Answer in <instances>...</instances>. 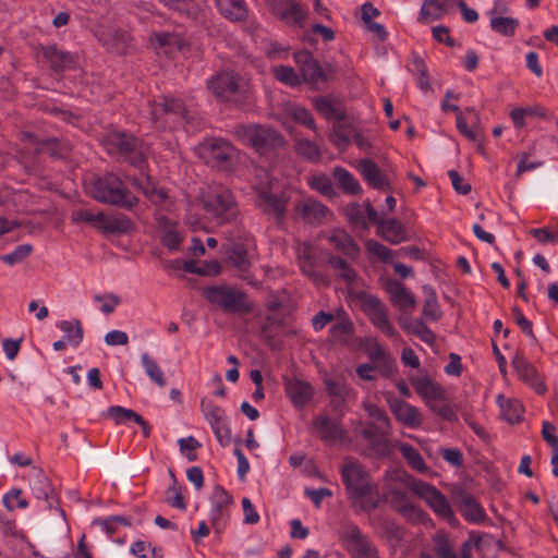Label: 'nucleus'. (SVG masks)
<instances>
[{
	"label": "nucleus",
	"instance_id": "obj_51",
	"mask_svg": "<svg viewBox=\"0 0 558 558\" xmlns=\"http://www.w3.org/2000/svg\"><path fill=\"white\" fill-rule=\"evenodd\" d=\"M328 263L345 282L352 283L357 279L355 270L344 259L332 256L328 259Z\"/></svg>",
	"mask_w": 558,
	"mask_h": 558
},
{
	"label": "nucleus",
	"instance_id": "obj_40",
	"mask_svg": "<svg viewBox=\"0 0 558 558\" xmlns=\"http://www.w3.org/2000/svg\"><path fill=\"white\" fill-rule=\"evenodd\" d=\"M498 405L500 408L501 416L509 422L514 424L520 422L523 414V405L517 399H509L502 395L497 398Z\"/></svg>",
	"mask_w": 558,
	"mask_h": 558
},
{
	"label": "nucleus",
	"instance_id": "obj_57",
	"mask_svg": "<svg viewBox=\"0 0 558 558\" xmlns=\"http://www.w3.org/2000/svg\"><path fill=\"white\" fill-rule=\"evenodd\" d=\"M170 475L172 477V485L167 489V501L169 505H171L174 508H178L180 510L186 509V504L184 501V497L182 496L181 487L178 485V482L174 477V474L172 471H170Z\"/></svg>",
	"mask_w": 558,
	"mask_h": 558
},
{
	"label": "nucleus",
	"instance_id": "obj_46",
	"mask_svg": "<svg viewBox=\"0 0 558 558\" xmlns=\"http://www.w3.org/2000/svg\"><path fill=\"white\" fill-rule=\"evenodd\" d=\"M166 7L186 16L194 17L201 10V0H159Z\"/></svg>",
	"mask_w": 558,
	"mask_h": 558
},
{
	"label": "nucleus",
	"instance_id": "obj_34",
	"mask_svg": "<svg viewBox=\"0 0 558 558\" xmlns=\"http://www.w3.org/2000/svg\"><path fill=\"white\" fill-rule=\"evenodd\" d=\"M315 110L327 120L341 121L345 112L340 100L330 97H316L313 99Z\"/></svg>",
	"mask_w": 558,
	"mask_h": 558
},
{
	"label": "nucleus",
	"instance_id": "obj_63",
	"mask_svg": "<svg viewBox=\"0 0 558 558\" xmlns=\"http://www.w3.org/2000/svg\"><path fill=\"white\" fill-rule=\"evenodd\" d=\"M296 253L303 272L310 274L314 262L312 246L308 243H300L296 247Z\"/></svg>",
	"mask_w": 558,
	"mask_h": 558
},
{
	"label": "nucleus",
	"instance_id": "obj_27",
	"mask_svg": "<svg viewBox=\"0 0 558 558\" xmlns=\"http://www.w3.org/2000/svg\"><path fill=\"white\" fill-rule=\"evenodd\" d=\"M322 238L338 252L350 258H356L360 254V248L354 242L352 236L343 229L335 228L328 232L322 233Z\"/></svg>",
	"mask_w": 558,
	"mask_h": 558
},
{
	"label": "nucleus",
	"instance_id": "obj_8",
	"mask_svg": "<svg viewBox=\"0 0 558 558\" xmlns=\"http://www.w3.org/2000/svg\"><path fill=\"white\" fill-rule=\"evenodd\" d=\"M234 134L244 144L263 154L282 148L286 144L283 136L276 130L258 124L238 125Z\"/></svg>",
	"mask_w": 558,
	"mask_h": 558
},
{
	"label": "nucleus",
	"instance_id": "obj_16",
	"mask_svg": "<svg viewBox=\"0 0 558 558\" xmlns=\"http://www.w3.org/2000/svg\"><path fill=\"white\" fill-rule=\"evenodd\" d=\"M242 86V78L232 71L219 72L207 81L209 92L222 101L234 99Z\"/></svg>",
	"mask_w": 558,
	"mask_h": 558
},
{
	"label": "nucleus",
	"instance_id": "obj_39",
	"mask_svg": "<svg viewBox=\"0 0 558 558\" xmlns=\"http://www.w3.org/2000/svg\"><path fill=\"white\" fill-rule=\"evenodd\" d=\"M324 384L328 395L332 398L331 405L333 409L337 410L341 408L344 404L345 398L349 393L345 381L342 378L327 376L324 379Z\"/></svg>",
	"mask_w": 558,
	"mask_h": 558
},
{
	"label": "nucleus",
	"instance_id": "obj_29",
	"mask_svg": "<svg viewBox=\"0 0 558 558\" xmlns=\"http://www.w3.org/2000/svg\"><path fill=\"white\" fill-rule=\"evenodd\" d=\"M149 41L155 50L166 54L181 51L186 46L185 39L181 35L174 33H153Z\"/></svg>",
	"mask_w": 558,
	"mask_h": 558
},
{
	"label": "nucleus",
	"instance_id": "obj_58",
	"mask_svg": "<svg viewBox=\"0 0 558 558\" xmlns=\"http://www.w3.org/2000/svg\"><path fill=\"white\" fill-rule=\"evenodd\" d=\"M131 553L140 558H161V549H157L151 543L137 541L131 547Z\"/></svg>",
	"mask_w": 558,
	"mask_h": 558
},
{
	"label": "nucleus",
	"instance_id": "obj_2",
	"mask_svg": "<svg viewBox=\"0 0 558 558\" xmlns=\"http://www.w3.org/2000/svg\"><path fill=\"white\" fill-rule=\"evenodd\" d=\"M88 193L99 203L128 209L138 203L137 197L128 190L122 179L114 173H106L102 177L92 179L88 183Z\"/></svg>",
	"mask_w": 558,
	"mask_h": 558
},
{
	"label": "nucleus",
	"instance_id": "obj_6",
	"mask_svg": "<svg viewBox=\"0 0 558 558\" xmlns=\"http://www.w3.org/2000/svg\"><path fill=\"white\" fill-rule=\"evenodd\" d=\"M107 151L111 155L124 157L132 166L143 170L147 149L142 141L131 134L114 131L110 132L104 140Z\"/></svg>",
	"mask_w": 558,
	"mask_h": 558
},
{
	"label": "nucleus",
	"instance_id": "obj_64",
	"mask_svg": "<svg viewBox=\"0 0 558 558\" xmlns=\"http://www.w3.org/2000/svg\"><path fill=\"white\" fill-rule=\"evenodd\" d=\"M33 251V246L31 244H22L15 247V250L0 257V259L7 265H15L25 259Z\"/></svg>",
	"mask_w": 558,
	"mask_h": 558
},
{
	"label": "nucleus",
	"instance_id": "obj_9",
	"mask_svg": "<svg viewBox=\"0 0 558 558\" xmlns=\"http://www.w3.org/2000/svg\"><path fill=\"white\" fill-rule=\"evenodd\" d=\"M256 177L260 179L259 182L254 184V189L258 194L257 205L267 215L274 216L277 223H281L284 219L289 195L287 192H281L276 195L270 190V180L268 172L264 169L256 171Z\"/></svg>",
	"mask_w": 558,
	"mask_h": 558
},
{
	"label": "nucleus",
	"instance_id": "obj_11",
	"mask_svg": "<svg viewBox=\"0 0 558 558\" xmlns=\"http://www.w3.org/2000/svg\"><path fill=\"white\" fill-rule=\"evenodd\" d=\"M340 539L351 558H379L377 546L356 524H344Z\"/></svg>",
	"mask_w": 558,
	"mask_h": 558
},
{
	"label": "nucleus",
	"instance_id": "obj_5",
	"mask_svg": "<svg viewBox=\"0 0 558 558\" xmlns=\"http://www.w3.org/2000/svg\"><path fill=\"white\" fill-rule=\"evenodd\" d=\"M74 223L85 222L102 233H126L132 229V221L123 214L105 215L102 210L77 208L71 213Z\"/></svg>",
	"mask_w": 558,
	"mask_h": 558
},
{
	"label": "nucleus",
	"instance_id": "obj_22",
	"mask_svg": "<svg viewBox=\"0 0 558 558\" xmlns=\"http://www.w3.org/2000/svg\"><path fill=\"white\" fill-rule=\"evenodd\" d=\"M283 386L288 399L298 409H303L314 396L313 386L295 376L283 377Z\"/></svg>",
	"mask_w": 558,
	"mask_h": 558
},
{
	"label": "nucleus",
	"instance_id": "obj_37",
	"mask_svg": "<svg viewBox=\"0 0 558 558\" xmlns=\"http://www.w3.org/2000/svg\"><path fill=\"white\" fill-rule=\"evenodd\" d=\"M354 333V325L345 313H339L330 329L331 341L347 344Z\"/></svg>",
	"mask_w": 558,
	"mask_h": 558
},
{
	"label": "nucleus",
	"instance_id": "obj_62",
	"mask_svg": "<svg viewBox=\"0 0 558 558\" xmlns=\"http://www.w3.org/2000/svg\"><path fill=\"white\" fill-rule=\"evenodd\" d=\"M363 408L371 418L381 424V428L391 429L390 420L383 409L369 402H364Z\"/></svg>",
	"mask_w": 558,
	"mask_h": 558
},
{
	"label": "nucleus",
	"instance_id": "obj_17",
	"mask_svg": "<svg viewBox=\"0 0 558 558\" xmlns=\"http://www.w3.org/2000/svg\"><path fill=\"white\" fill-rule=\"evenodd\" d=\"M312 433L325 442H342L347 433L342 427L341 420L330 417L326 413H320L312 420Z\"/></svg>",
	"mask_w": 558,
	"mask_h": 558
},
{
	"label": "nucleus",
	"instance_id": "obj_26",
	"mask_svg": "<svg viewBox=\"0 0 558 558\" xmlns=\"http://www.w3.org/2000/svg\"><path fill=\"white\" fill-rule=\"evenodd\" d=\"M511 365L518 376L530 385L537 393L543 395L546 391L545 384L539 379L535 366L530 363L521 352H517L511 361Z\"/></svg>",
	"mask_w": 558,
	"mask_h": 558
},
{
	"label": "nucleus",
	"instance_id": "obj_38",
	"mask_svg": "<svg viewBox=\"0 0 558 558\" xmlns=\"http://www.w3.org/2000/svg\"><path fill=\"white\" fill-rule=\"evenodd\" d=\"M219 12L230 21H244L248 9L244 0H215Z\"/></svg>",
	"mask_w": 558,
	"mask_h": 558
},
{
	"label": "nucleus",
	"instance_id": "obj_10",
	"mask_svg": "<svg viewBox=\"0 0 558 558\" xmlns=\"http://www.w3.org/2000/svg\"><path fill=\"white\" fill-rule=\"evenodd\" d=\"M151 120L158 128H178L190 121V112L180 99L163 97L151 105Z\"/></svg>",
	"mask_w": 558,
	"mask_h": 558
},
{
	"label": "nucleus",
	"instance_id": "obj_41",
	"mask_svg": "<svg viewBox=\"0 0 558 558\" xmlns=\"http://www.w3.org/2000/svg\"><path fill=\"white\" fill-rule=\"evenodd\" d=\"M131 183L141 190L144 195H146L149 201L156 205L163 204L168 197L166 191L157 187L154 182L150 181L148 175L145 177V180L133 178Z\"/></svg>",
	"mask_w": 558,
	"mask_h": 558
},
{
	"label": "nucleus",
	"instance_id": "obj_1",
	"mask_svg": "<svg viewBox=\"0 0 558 558\" xmlns=\"http://www.w3.org/2000/svg\"><path fill=\"white\" fill-rule=\"evenodd\" d=\"M343 483L352 505L361 511H372L379 506L378 495L372 492L368 473L354 460H347L341 469Z\"/></svg>",
	"mask_w": 558,
	"mask_h": 558
},
{
	"label": "nucleus",
	"instance_id": "obj_55",
	"mask_svg": "<svg viewBox=\"0 0 558 558\" xmlns=\"http://www.w3.org/2000/svg\"><path fill=\"white\" fill-rule=\"evenodd\" d=\"M424 291L426 293V300L423 306V315L427 319L437 320L441 316V311L439 308L436 294L432 289L427 287H424Z\"/></svg>",
	"mask_w": 558,
	"mask_h": 558
},
{
	"label": "nucleus",
	"instance_id": "obj_31",
	"mask_svg": "<svg viewBox=\"0 0 558 558\" xmlns=\"http://www.w3.org/2000/svg\"><path fill=\"white\" fill-rule=\"evenodd\" d=\"M357 170L372 187L377 190H389V183L385 174L372 159H361L357 163Z\"/></svg>",
	"mask_w": 558,
	"mask_h": 558
},
{
	"label": "nucleus",
	"instance_id": "obj_18",
	"mask_svg": "<svg viewBox=\"0 0 558 558\" xmlns=\"http://www.w3.org/2000/svg\"><path fill=\"white\" fill-rule=\"evenodd\" d=\"M271 12L280 21L292 27H303L307 11L298 0H269Z\"/></svg>",
	"mask_w": 558,
	"mask_h": 558
},
{
	"label": "nucleus",
	"instance_id": "obj_19",
	"mask_svg": "<svg viewBox=\"0 0 558 558\" xmlns=\"http://www.w3.org/2000/svg\"><path fill=\"white\" fill-rule=\"evenodd\" d=\"M389 505L411 522H423L426 513L414 505L408 494L400 488H390L385 493Z\"/></svg>",
	"mask_w": 558,
	"mask_h": 558
},
{
	"label": "nucleus",
	"instance_id": "obj_49",
	"mask_svg": "<svg viewBox=\"0 0 558 558\" xmlns=\"http://www.w3.org/2000/svg\"><path fill=\"white\" fill-rule=\"evenodd\" d=\"M232 504V497L220 486L215 487L211 494V505L215 519L220 517Z\"/></svg>",
	"mask_w": 558,
	"mask_h": 558
},
{
	"label": "nucleus",
	"instance_id": "obj_60",
	"mask_svg": "<svg viewBox=\"0 0 558 558\" xmlns=\"http://www.w3.org/2000/svg\"><path fill=\"white\" fill-rule=\"evenodd\" d=\"M229 263L238 269L239 275L242 278H246L245 274L248 271L250 268V260L247 258V254L243 250H234L231 252V254L228 257Z\"/></svg>",
	"mask_w": 558,
	"mask_h": 558
},
{
	"label": "nucleus",
	"instance_id": "obj_50",
	"mask_svg": "<svg viewBox=\"0 0 558 558\" xmlns=\"http://www.w3.org/2000/svg\"><path fill=\"white\" fill-rule=\"evenodd\" d=\"M519 24V20L513 17L496 16L490 20L492 29L504 36L514 35Z\"/></svg>",
	"mask_w": 558,
	"mask_h": 558
},
{
	"label": "nucleus",
	"instance_id": "obj_36",
	"mask_svg": "<svg viewBox=\"0 0 558 558\" xmlns=\"http://www.w3.org/2000/svg\"><path fill=\"white\" fill-rule=\"evenodd\" d=\"M451 4V0H423L418 22L430 23L440 20L448 12Z\"/></svg>",
	"mask_w": 558,
	"mask_h": 558
},
{
	"label": "nucleus",
	"instance_id": "obj_13",
	"mask_svg": "<svg viewBox=\"0 0 558 558\" xmlns=\"http://www.w3.org/2000/svg\"><path fill=\"white\" fill-rule=\"evenodd\" d=\"M409 486L429 506L435 514L449 522L456 520L448 500L436 487L423 481H412Z\"/></svg>",
	"mask_w": 558,
	"mask_h": 558
},
{
	"label": "nucleus",
	"instance_id": "obj_28",
	"mask_svg": "<svg viewBox=\"0 0 558 558\" xmlns=\"http://www.w3.org/2000/svg\"><path fill=\"white\" fill-rule=\"evenodd\" d=\"M416 393L426 402L436 401L444 395L442 388L433 381L425 373H417L409 378Z\"/></svg>",
	"mask_w": 558,
	"mask_h": 558
},
{
	"label": "nucleus",
	"instance_id": "obj_47",
	"mask_svg": "<svg viewBox=\"0 0 558 558\" xmlns=\"http://www.w3.org/2000/svg\"><path fill=\"white\" fill-rule=\"evenodd\" d=\"M306 181L312 190H315L324 196L332 197L336 194L333 184L326 174H312Z\"/></svg>",
	"mask_w": 558,
	"mask_h": 558
},
{
	"label": "nucleus",
	"instance_id": "obj_48",
	"mask_svg": "<svg viewBox=\"0 0 558 558\" xmlns=\"http://www.w3.org/2000/svg\"><path fill=\"white\" fill-rule=\"evenodd\" d=\"M59 327L65 333V338L70 344L76 347L82 342L83 328L80 320H63L60 323Z\"/></svg>",
	"mask_w": 558,
	"mask_h": 558
},
{
	"label": "nucleus",
	"instance_id": "obj_30",
	"mask_svg": "<svg viewBox=\"0 0 558 558\" xmlns=\"http://www.w3.org/2000/svg\"><path fill=\"white\" fill-rule=\"evenodd\" d=\"M387 292L389 293L392 303L403 312L413 310L416 306V301L411 291L398 280H389L387 282Z\"/></svg>",
	"mask_w": 558,
	"mask_h": 558
},
{
	"label": "nucleus",
	"instance_id": "obj_42",
	"mask_svg": "<svg viewBox=\"0 0 558 558\" xmlns=\"http://www.w3.org/2000/svg\"><path fill=\"white\" fill-rule=\"evenodd\" d=\"M332 175L338 183V186L347 194L357 195L362 193V187L359 181L344 168L336 167Z\"/></svg>",
	"mask_w": 558,
	"mask_h": 558
},
{
	"label": "nucleus",
	"instance_id": "obj_35",
	"mask_svg": "<svg viewBox=\"0 0 558 558\" xmlns=\"http://www.w3.org/2000/svg\"><path fill=\"white\" fill-rule=\"evenodd\" d=\"M158 227L162 245L169 250H178L183 241V233L178 229V223L166 217H159Z\"/></svg>",
	"mask_w": 558,
	"mask_h": 558
},
{
	"label": "nucleus",
	"instance_id": "obj_56",
	"mask_svg": "<svg viewBox=\"0 0 558 558\" xmlns=\"http://www.w3.org/2000/svg\"><path fill=\"white\" fill-rule=\"evenodd\" d=\"M296 153L310 161H318L320 150L317 144L310 140H299L295 144Z\"/></svg>",
	"mask_w": 558,
	"mask_h": 558
},
{
	"label": "nucleus",
	"instance_id": "obj_14",
	"mask_svg": "<svg viewBox=\"0 0 558 558\" xmlns=\"http://www.w3.org/2000/svg\"><path fill=\"white\" fill-rule=\"evenodd\" d=\"M294 219L310 226H319L332 216V211L322 202L306 196L293 207Z\"/></svg>",
	"mask_w": 558,
	"mask_h": 558
},
{
	"label": "nucleus",
	"instance_id": "obj_4",
	"mask_svg": "<svg viewBox=\"0 0 558 558\" xmlns=\"http://www.w3.org/2000/svg\"><path fill=\"white\" fill-rule=\"evenodd\" d=\"M198 157L209 167L219 171H232L239 162V150L227 140L214 137L197 146Z\"/></svg>",
	"mask_w": 558,
	"mask_h": 558
},
{
	"label": "nucleus",
	"instance_id": "obj_45",
	"mask_svg": "<svg viewBox=\"0 0 558 558\" xmlns=\"http://www.w3.org/2000/svg\"><path fill=\"white\" fill-rule=\"evenodd\" d=\"M287 116L295 122L316 132V123L313 114L304 107L291 104L287 107Z\"/></svg>",
	"mask_w": 558,
	"mask_h": 558
},
{
	"label": "nucleus",
	"instance_id": "obj_24",
	"mask_svg": "<svg viewBox=\"0 0 558 558\" xmlns=\"http://www.w3.org/2000/svg\"><path fill=\"white\" fill-rule=\"evenodd\" d=\"M386 400L397 421L412 428L422 425V415L417 408L403 400L397 399L391 393L386 395Z\"/></svg>",
	"mask_w": 558,
	"mask_h": 558
},
{
	"label": "nucleus",
	"instance_id": "obj_59",
	"mask_svg": "<svg viewBox=\"0 0 558 558\" xmlns=\"http://www.w3.org/2000/svg\"><path fill=\"white\" fill-rule=\"evenodd\" d=\"M138 414L131 409H126L120 405H113L108 408L106 416L113 420L116 424H122L126 421H133Z\"/></svg>",
	"mask_w": 558,
	"mask_h": 558
},
{
	"label": "nucleus",
	"instance_id": "obj_21",
	"mask_svg": "<svg viewBox=\"0 0 558 558\" xmlns=\"http://www.w3.org/2000/svg\"><path fill=\"white\" fill-rule=\"evenodd\" d=\"M202 411L209 422L217 440L222 445L227 446L230 442V429L226 423L225 411L214 404L211 401L203 400L201 403Z\"/></svg>",
	"mask_w": 558,
	"mask_h": 558
},
{
	"label": "nucleus",
	"instance_id": "obj_32",
	"mask_svg": "<svg viewBox=\"0 0 558 558\" xmlns=\"http://www.w3.org/2000/svg\"><path fill=\"white\" fill-rule=\"evenodd\" d=\"M24 137L29 142V144L35 145L36 151L46 153L52 157L63 158L71 151L69 143L60 142L57 138L38 141L37 137L32 134H25Z\"/></svg>",
	"mask_w": 558,
	"mask_h": 558
},
{
	"label": "nucleus",
	"instance_id": "obj_20",
	"mask_svg": "<svg viewBox=\"0 0 558 558\" xmlns=\"http://www.w3.org/2000/svg\"><path fill=\"white\" fill-rule=\"evenodd\" d=\"M39 53L53 72L72 70L78 65L80 58L76 53L65 51L57 45L41 46Z\"/></svg>",
	"mask_w": 558,
	"mask_h": 558
},
{
	"label": "nucleus",
	"instance_id": "obj_33",
	"mask_svg": "<svg viewBox=\"0 0 558 558\" xmlns=\"http://www.w3.org/2000/svg\"><path fill=\"white\" fill-rule=\"evenodd\" d=\"M377 234L391 244H400L408 239L403 225L396 218H388L380 221L377 228Z\"/></svg>",
	"mask_w": 558,
	"mask_h": 558
},
{
	"label": "nucleus",
	"instance_id": "obj_53",
	"mask_svg": "<svg viewBox=\"0 0 558 558\" xmlns=\"http://www.w3.org/2000/svg\"><path fill=\"white\" fill-rule=\"evenodd\" d=\"M2 504L8 511H13L15 508L26 509L28 501L23 497L21 488H13L2 497Z\"/></svg>",
	"mask_w": 558,
	"mask_h": 558
},
{
	"label": "nucleus",
	"instance_id": "obj_12",
	"mask_svg": "<svg viewBox=\"0 0 558 558\" xmlns=\"http://www.w3.org/2000/svg\"><path fill=\"white\" fill-rule=\"evenodd\" d=\"M360 307L372 324L388 337H398V332L389 322L387 307L380 300L365 292L356 295Z\"/></svg>",
	"mask_w": 558,
	"mask_h": 558
},
{
	"label": "nucleus",
	"instance_id": "obj_54",
	"mask_svg": "<svg viewBox=\"0 0 558 558\" xmlns=\"http://www.w3.org/2000/svg\"><path fill=\"white\" fill-rule=\"evenodd\" d=\"M275 77L289 86H298L302 84L301 76L293 68L287 65H278L272 68Z\"/></svg>",
	"mask_w": 558,
	"mask_h": 558
},
{
	"label": "nucleus",
	"instance_id": "obj_44",
	"mask_svg": "<svg viewBox=\"0 0 558 558\" xmlns=\"http://www.w3.org/2000/svg\"><path fill=\"white\" fill-rule=\"evenodd\" d=\"M396 447L413 469L422 473L427 471V465L424 462V459L415 448L404 442H398Z\"/></svg>",
	"mask_w": 558,
	"mask_h": 558
},
{
	"label": "nucleus",
	"instance_id": "obj_61",
	"mask_svg": "<svg viewBox=\"0 0 558 558\" xmlns=\"http://www.w3.org/2000/svg\"><path fill=\"white\" fill-rule=\"evenodd\" d=\"M404 328L426 343L432 344L435 341V335L433 331L418 319L405 325Z\"/></svg>",
	"mask_w": 558,
	"mask_h": 558
},
{
	"label": "nucleus",
	"instance_id": "obj_43",
	"mask_svg": "<svg viewBox=\"0 0 558 558\" xmlns=\"http://www.w3.org/2000/svg\"><path fill=\"white\" fill-rule=\"evenodd\" d=\"M390 430L381 428V424L369 423L361 430V435L373 448H377L384 442Z\"/></svg>",
	"mask_w": 558,
	"mask_h": 558
},
{
	"label": "nucleus",
	"instance_id": "obj_23",
	"mask_svg": "<svg viewBox=\"0 0 558 558\" xmlns=\"http://www.w3.org/2000/svg\"><path fill=\"white\" fill-rule=\"evenodd\" d=\"M294 60L299 65V75L301 76L302 83L316 86L320 82H327V76L324 70L308 51H300L295 53Z\"/></svg>",
	"mask_w": 558,
	"mask_h": 558
},
{
	"label": "nucleus",
	"instance_id": "obj_25",
	"mask_svg": "<svg viewBox=\"0 0 558 558\" xmlns=\"http://www.w3.org/2000/svg\"><path fill=\"white\" fill-rule=\"evenodd\" d=\"M452 499L465 520L470 522H482L485 519L483 508L476 502L475 498L461 487L452 489Z\"/></svg>",
	"mask_w": 558,
	"mask_h": 558
},
{
	"label": "nucleus",
	"instance_id": "obj_15",
	"mask_svg": "<svg viewBox=\"0 0 558 558\" xmlns=\"http://www.w3.org/2000/svg\"><path fill=\"white\" fill-rule=\"evenodd\" d=\"M95 34L98 41L111 53L123 56L130 53L133 49V39L126 31L110 25H101Z\"/></svg>",
	"mask_w": 558,
	"mask_h": 558
},
{
	"label": "nucleus",
	"instance_id": "obj_52",
	"mask_svg": "<svg viewBox=\"0 0 558 558\" xmlns=\"http://www.w3.org/2000/svg\"><path fill=\"white\" fill-rule=\"evenodd\" d=\"M142 363L149 378L155 381L159 387H165L167 384L162 369L157 362L148 354L142 355Z\"/></svg>",
	"mask_w": 558,
	"mask_h": 558
},
{
	"label": "nucleus",
	"instance_id": "obj_7",
	"mask_svg": "<svg viewBox=\"0 0 558 558\" xmlns=\"http://www.w3.org/2000/svg\"><path fill=\"white\" fill-rule=\"evenodd\" d=\"M207 301L225 312L247 314L253 310V303L247 295L235 287L215 286L204 290Z\"/></svg>",
	"mask_w": 558,
	"mask_h": 558
},
{
	"label": "nucleus",
	"instance_id": "obj_3",
	"mask_svg": "<svg viewBox=\"0 0 558 558\" xmlns=\"http://www.w3.org/2000/svg\"><path fill=\"white\" fill-rule=\"evenodd\" d=\"M201 202L206 213L219 225L231 221L238 215L233 194L222 185H208L201 194Z\"/></svg>",
	"mask_w": 558,
	"mask_h": 558
}]
</instances>
